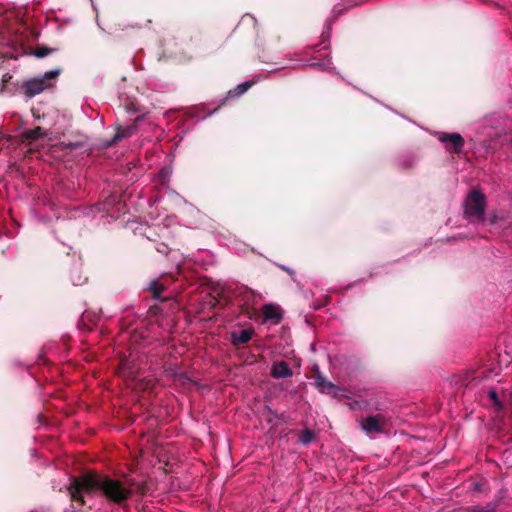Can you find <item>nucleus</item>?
I'll use <instances>...</instances> for the list:
<instances>
[{
    "label": "nucleus",
    "mask_w": 512,
    "mask_h": 512,
    "mask_svg": "<svg viewBox=\"0 0 512 512\" xmlns=\"http://www.w3.org/2000/svg\"><path fill=\"white\" fill-rule=\"evenodd\" d=\"M135 481L126 478L125 481L111 478L96 472H88L79 477H72L67 487L69 498L79 507L85 505L84 493L101 492L106 499L114 504L124 507L134 491Z\"/></svg>",
    "instance_id": "1"
},
{
    "label": "nucleus",
    "mask_w": 512,
    "mask_h": 512,
    "mask_svg": "<svg viewBox=\"0 0 512 512\" xmlns=\"http://www.w3.org/2000/svg\"><path fill=\"white\" fill-rule=\"evenodd\" d=\"M60 72L61 69L51 70L44 73L43 76L26 80L20 85L19 91L27 98H33L44 90L52 87V81L59 76Z\"/></svg>",
    "instance_id": "2"
},
{
    "label": "nucleus",
    "mask_w": 512,
    "mask_h": 512,
    "mask_svg": "<svg viewBox=\"0 0 512 512\" xmlns=\"http://www.w3.org/2000/svg\"><path fill=\"white\" fill-rule=\"evenodd\" d=\"M463 205L465 218L477 222L485 220L486 196L480 190L470 191Z\"/></svg>",
    "instance_id": "3"
},
{
    "label": "nucleus",
    "mask_w": 512,
    "mask_h": 512,
    "mask_svg": "<svg viewBox=\"0 0 512 512\" xmlns=\"http://www.w3.org/2000/svg\"><path fill=\"white\" fill-rule=\"evenodd\" d=\"M360 427L368 436L386 433L389 428V419L380 413L369 415L361 419Z\"/></svg>",
    "instance_id": "4"
},
{
    "label": "nucleus",
    "mask_w": 512,
    "mask_h": 512,
    "mask_svg": "<svg viewBox=\"0 0 512 512\" xmlns=\"http://www.w3.org/2000/svg\"><path fill=\"white\" fill-rule=\"evenodd\" d=\"M314 379V385L320 393L327 394L333 398H349V396L346 394V392H348L347 389L341 388L331 381H328L320 372L317 371V373L314 375Z\"/></svg>",
    "instance_id": "5"
},
{
    "label": "nucleus",
    "mask_w": 512,
    "mask_h": 512,
    "mask_svg": "<svg viewBox=\"0 0 512 512\" xmlns=\"http://www.w3.org/2000/svg\"><path fill=\"white\" fill-rule=\"evenodd\" d=\"M438 140L447 144L446 149L449 152L459 154L464 146V138L459 133L441 132L438 134Z\"/></svg>",
    "instance_id": "6"
},
{
    "label": "nucleus",
    "mask_w": 512,
    "mask_h": 512,
    "mask_svg": "<svg viewBox=\"0 0 512 512\" xmlns=\"http://www.w3.org/2000/svg\"><path fill=\"white\" fill-rule=\"evenodd\" d=\"M141 120H142V117L138 116L134 120V123L129 126H127V127L118 126L114 137L109 142H107V146H112V145L116 144L118 141L132 136L137 130V123Z\"/></svg>",
    "instance_id": "7"
},
{
    "label": "nucleus",
    "mask_w": 512,
    "mask_h": 512,
    "mask_svg": "<svg viewBox=\"0 0 512 512\" xmlns=\"http://www.w3.org/2000/svg\"><path fill=\"white\" fill-rule=\"evenodd\" d=\"M270 375L275 379L289 378L293 375V371L286 361L281 360L273 363Z\"/></svg>",
    "instance_id": "8"
},
{
    "label": "nucleus",
    "mask_w": 512,
    "mask_h": 512,
    "mask_svg": "<svg viewBox=\"0 0 512 512\" xmlns=\"http://www.w3.org/2000/svg\"><path fill=\"white\" fill-rule=\"evenodd\" d=\"M252 329H242L239 331H232L230 334L231 342L234 346H240L248 343L253 336Z\"/></svg>",
    "instance_id": "9"
},
{
    "label": "nucleus",
    "mask_w": 512,
    "mask_h": 512,
    "mask_svg": "<svg viewBox=\"0 0 512 512\" xmlns=\"http://www.w3.org/2000/svg\"><path fill=\"white\" fill-rule=\"evenodd\" d=\"M164 290L165 285L158 279L152 280L149 283L148 291L152 294V297L155 300H160L161 302H166L170 300V298H161V294Z\"/></svg>",
    "instance_id": "10"
},
{
    "label": "nucleus",
    "mask_w": 512,
    "mask_h": 512,
    "mask_svg": "<svg viewBox=\"0 0 512 512\" xmlns=\"http://www.w3.org/2000/svg\"><path fill=\"white\" fill-rule=\"evenodd\" d=\"M263 314L265 319L275 320L278 323L282 318V313L278 306L267 304L263 307Z\"/></svg>",
    "instance_id": "11"
},
{
    "label": "nucleus",
    "mask_w": 512,
    "mask_h": 512,
    "mask_svg": "<svg viewBox=\"0 0 512 512\" xmlns=\"http://www.w3.org/2000/svg\"><path fill=\"white\" fill-rule=\"evenodd\" d=\"M46 135V132L42 127L37 126L31 130L25 131L22 137L29 142L34 141L36 139L42 138Z\"/></svg>",
    "instance_id": "12"
},
{
    "label": "nucleus",
    "mask_w": 512,
    "mask_h": 512,
    "mask_svg": "<svg viewBox=\"0 0 512 512\" xmlns=\"http://www.w3.org/2000/svg\"><path fill=\"white\" fill-rule=\"evenodd\" d=\"M253 85V81H245L239 84L234 90H230L228 95L229 97H239L245 92H247Z\"/></svg>",
    "instance_id": "13"
},
{
    "label": "nucleus",
    "mask_w": 512,
    "mask_h": 512,
    "mask_svg": "<svg viewBox=\"0 0 512 512\" xmlns=\"http://www.w3.org/2000/svg\"><path fill=\"white\" fill-rule=\"evenodd\" d=\"M313 438V432L309 429H305L300 432L298 440L300 443L307 445L313 440Z\"/></svg>",
    "instance_id": "14"
},
{
    "label": "nucleus",
    "mask_w": 512,
    "mask_h": 512,
    "mask_svg": "<svg viewBox=\"0 0 512 512\" xmlns=\"http://www.w3.org/2000/svg\"><path fill=\"white\" fill-rule=\"evenodd\" d=\"M55 49L47 48L45 46H37L34 50V55L37 58H43L49 54H51Z\"/></svg>",
    "instance_id": "15"
},
{
    "label": "nucleus",
    "mask_w": 512,
    "mask_h": 512,
    "mask_svg": "<svg viewBox=\"0 0 512 512\" xmlns=\"http://www.w3.org/2000/svg\"><path fill=\"white\" fill-rule=\"evenodd\" d=\"M237 291H239L237 296H242L243 300L246 302L250 300V298L252 297V294H253L252 291L247 289L246 287L240 288Z\"/></svg>",
    "instance_id": "16"
},
{
    "label": "nucleus",
    "mask_w": 512,
    "mask_h": 512,
    "mask_svg": "<svg viewBox=\"0 0 512 512\" xmlns=\"http://www.w3.org/2000/svg\"><path fill=\"white\" fill-rule=\"evenodd\" d=\"M11 79H12V75H10L9 73H5L3 75L2 80H1L0 93L4 92L7 83L10 82Z\"/></svg>",
    "instance_id": "17"
},
{
    "label": "nucleus",
    "mask_w": 512,
    "mask_h": 512,
    "mask_svg": "<svg viewBox=\"0 0 512 512\" xmlns=\"http://www.w3.org/2000/svg\"><path fill=\"white\" fill-rule=\"evenodd\" d=\"M489 397L494 401V404L495 405H500L499 404V401H498V395H497V392L492 390L489 392Z\"/></svg>",
    "instance_id": "18"
},
{
    "label": "nucleus",
    "mask_w": 512,
    "mask_h": 512,
    "mask_svg": "<svg viewBox=\"0 0 512 512\" xmlns=\"http://www.w3.org/2000/svg\"><path fill=\"white\" fill-rule=\"evenodd\" d=\"M471 512H494V508L490 509H482V508H473Z\"/></svg>",
    "instance_id": "19"
},
{
    "label": "nucleus",
    "mask_w": 512,
    "mask_h": 512,
    "mask_svg": "<svg viewBox=\"0 0 512 512\" xmlns=\"http://www.w3.org/2000/svg\"><path fill=\"white\" fill-rule=\"evenodd\" d=\"M488 221L490 224H496L498 222V217L496 214H492L489 216Z\"/></svg>",
    "instance_id": "20"
},
{
    "label": "nucleus",
    "mask_w": 512,
    "mask_h": 512,
    "mask_svg": "<svg viewBox=\"0 0 512 512\" xmlns=\"http://www.w3.org/2000/svg\"><path fill=\"white\" fill-rule=\"evenodd\" d=\"M280 267H281L282 270L286 271L288 274H290V275L294 274V271L292 269H290V268H288V267H286L284 265H281Z\"/></svg>",
    "instance_id": "21"
},
{
    "label": "nucleus",
    "mask_w": 512,
    "mask_h": 512,
    "mask_svg": "<svg viewBox=\"0 0 512 512\" xmlns=\"http://www.w3.org/2000/svg\"><path fill=\"white\" fill-rule=\"evenodd\" d=\"M151 310H155V312H156L159 310V307L158 306L151 307Z\"/></svg>",
    "instance_id": "22"
}]
</instances>
